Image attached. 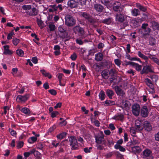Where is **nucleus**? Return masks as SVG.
Listing matches in <instances>:
<instances>
[{
  "instance_id": "18",
  "label": "nucleus",
  "mask_w": 159,
  "mask_h": 159,
  "mask_svg": "<svg viewBox=\"0 0 159 159\" xmlns=\"http://www.w3.org/2000/svg\"><path fill=\"white\" fill-rule=\"evenodd\" d=\"M94 8L97 12H102L104 9L103 6L99 3L94 4Z\"/></svg>"
},
{
  "instance_id": "22",
  "label": "nucleus",
  "mask_w": 159,
  "mask_h": 159,
  "mask_svg": "<svg viewBox=\"0 0 159 159\" xmlns=\"http://www.w3.org/2000/svg\"><path fill=\"white\" fill-rule=\"evenodd\" d=\"M95 60L98 61H102L103 58V54L101 52H98L95 55Z\"/></svg>"
},
{
  "instance_id": "42",
  "label": "nucleus",
  "mask_w": 159,
  "mask_h": 159,
  "mask_svg": "<svg viewBox=\"0 0 159 159\" xmlns=\"http://www.w3.org/2000/svg\"><path fill=\"white\" fill-rule=\"evenodd\" d=\"M37 140V138L35 137H32L28 139V142L30 143H32Z\"/></svg>"
},
{
  "instance_id": "25",
  "label": "nucleus",
  "mask_w": 159,
  "mask_h": 159,
  "mask_svg": "<svg viewBox=\"0 0 159 159\" xmlns=\"http://www.w3.org/2000/svg\"><path fill=\"white\" fill-rule=\"evenodd\" d=\"M4 52V54L10 55L12 54L11 51L9 49V46L8 45H5L3 47Z\"/></svg>"
},
{
  "instance_id": "6",
  "label": "nucleus",
  "mask_w": 159,
  "mask_h": 159,
  "mask_svg": "<svg viewBox=\"0 0 159 159\" xmlns=\"http://www.w3.org/2000/svg\"><path fill=\"white\" fill-rule=\"evenodd\" d=\"M148 24L147 23H143L142 24L141 28L139 29L138 32L139 34L145 33L150 34L151 32V30L148 27Z\"/></svg>"
},
{
  "instance_id": "28",
  "label": "nucleus",
  "mask_w": 159,
  "mask_h": 159,
  "mask_svg": "<svg viewBox=\"0 0 159 159\" xmlns=\"http://www.w3.org/2000/svg\"><path fill=\"white\" fill-rule=\"evenodd\" d=\"M106 93L109 98L111 99L113 96L114 95V93L113 91L111 89H107L106 91Z\"/></svg>"
},
{
  "instance_id": "37",
  "label": "nucleus",
  "mask_w": 159,
  "mask_h": 159,
  "mask_svg": "<svg viewBox=\"0 0 159 159\" xmlns=\"http://www.w3.org/2000/svg\"><path fill=\"white\" fill-rule=\"evenodd\" d=\"M105 96L106 95L105 92L101 90L99 94V98L101 100H103L105 99Z\"/></svg>"
},
{
  "instance_id": "33",
  "label": "nucleus",
  "mask_w": 159,
  "mask_h": 159,
  "mask_svg": "<svg viewBox=\"0 0 159 159\" xmlns=\"http://www.w3.org/2000/svg\"><path fill=\"white\" fill-rule=\"evenodd\" d=\"M21 111L26 115H29L30 113V109L26 107H23L20 110Z\"/></svg>"
},
{
  "instance_id": "57",
  "label": "nucleus",
  "mask_w": 159,
  "mask_h": 159,
  "mask_svg": "<svg viewBox=\"0 0 159 159\" xmlns=\"http://www.w3.org/2000/svg\"><path fill=\"white\" fill-rule=\"evenodd\" d=\"M76 42L77 44L80 45H82L83 44L84 42L82 40L80 39H77L76 40Z\"/></svg>"
},
{
  "instance_id": "15",
  "label": "nucleus",
  "mask_w": 159,
  "mask_h": 159,
  "mask_svg": "<svg viewBox=\"0 0 159 159\" xmlns=\"http://www.w3.org/2000/svg\"><path fill=\"white\" fill-rule=\"evenodd\" d=\"M135 128L137 130L140 131L143 129V124L142 123V122L139 120H136L135 122Z\"/></svg>"
},
{
  "instance_id": "17",
  "label": "nucleus",
  "mask_w": 159,
  "mask_h": 159,
  "mask_svg": "<svg viewBox=\"0 0 159 159\" xmlns=\"http://www.w3.org/2000/svg\"><path fill=\"white\" fill-rule=\"evenodd\" d=\"M78 5V2L74 0H69L67 2L68 7L71 8L77 7Z\"/></svg>"
},
{
  "instance_id": "41",
  "label": "nucleus",
  "mask_w": 159,
  "mask_h": 159,
  "mask_svg": "<svg viewBox=\"0 0 159 159\" xmlns=\"http://www.w3.org/2000/svg\"><path fill=\"white\" fill-rule=\"evenodd\" d=\"M138 55L139 57L146 61H147L148 59V57L142 54L140 51H139L138 52Z\"/></svg>"
},
{
  "instance_id": "35",
  "label": "nucleus",
  "mask_w": 159,
  "mask_h": 159,
  "mask_svg": "<svg viewBox=\"0 0 159 159\" xmlns=\"http://www.w3.org/2000/svg\"><path fill=\"white\" fill-rule=\"evenodd\" d=\"M114 148L116 149H118L121 152H124L125 151V148L120 145H115L114 146Z\"/></svg>"
},
{
  "instance_id": "12",
  "label": "nucleus",
  "mask_w": 159,
  "mask_h": 159,
  "mask_svg": "<svg viewBox=\"0 0 159 159\" xmlns=\"http://www.w3.org/2000/svg\"><path fill=\"white\" fill-rule=\"evenodd\" d=\"M114 89L117 95L121 96L122 98L125 97V92L119 86H116L114 87Z\"/></svg>"
},
{
  "instance_id": "19",
  "label": "nucleus",
  "mask_w": 159,
  "mask_h": 159,
  "mask_svg": "<svg viewBox=\"0 0 159 159\" xmlns=\"http://www.w3.org/2000/svg\"><path fill=\"white\" fill-rule=\"evenodd\" d=\"M143 129L145 130L149 131L152 130V128L150 123L148 121H146L144 122L143 124Z\"/></svg>"
},
{
  "instance_id": "1",
  "label": "nucleus",
  "mask_w": 159,
  "mask_h": 159,
  "mask_svg": "<svg viewBox=\"0 0 159 159\" xmlns=\"http://www.w3.org/2000/svg\"><path fill=\"white\" fill-rule=\"evenodd\" d=\"M80 16L87 20L90 25H92L93 27L97 28L98 27V25L96 24L98 22L97 20L90 14L86 12H83L81 13Z\"/></svg>"
},
{
  "instance_id": "9",
  "label": "nucleus",
  "mask_w": 159,
  "mask_h": 159,
  "mask_svg": "<svg viewBox=\"0 0 159 159\" xmlns=\"http://www.w3.org/2000/svg\"><path fill=\"white\" fill-rule=\"evenodd\" d=\"M140 110V106L138 104L135 103L132 105L131 111L133 114L135 116H137L139 115Z\"/></svg>"
},
{
  "instance_id": "32",
  "label": "nucleus",
  "mask_w": 159,
  "mask_h": 159,
  "mask_svg": "<svg viewBox=\"0 0 159 159\" xmlns=\"http://www.w3.org/2000/svg\"><path fill=\"white\" fill-rule=\"evenodd\" d=\"M67 133L66 132H63L57 136V139L61 140L63 139L66 135H67Z\"/></svg>"
},
{
  "instance_id": "2",
  "label": "nucleus",
  "mask_w": 159,
  "mask_h": 159,
  "mask_svg": "<svg viewBox=\"0 0 159 159\" xmlns=\"http://www.w3.org/2000/svg\"><path fill=\"white\" fill-rule=\"evenodd\" d=\"M73 31L75 34H77L82 39H84L87 36L85 33L84 29L80 25L75 26L73 28Z\"/></svg>"
},
{
  "instance_id": "4",
  "label": "nucleus",
  "mask_w": 159,
  "mask_h": 159,
  "mask_svg": "<svg viewBox=\"0 0 159 159\" xmlns=\"http://www.w3.org/2000/svg\"><path fill=\"white\" fill-rule=\"evenodd\" d=\"M65 24L68 26H72L75 24V20L72 16L68 14L65 17Z\"/></svg>"
},
{
  "instance_id": "53",
  "label": "nucleus",
  "mask_w": 159,
  "mask_h": 159,
  "mask_svg": "<svg viewBox=\"0 0 159 159\" xmlns=\"http://www.w3.org/2000/svg\"><path fill=\"white\" fill-rule=\"evenodd\" d=\"M24 143L22 141H20L17 143L16 147L18 148H21L23 146Z\"/></svg>"
},
{
  "instance_id": "43",
  "label": "nucleus",
  "mask_w": 159,
  "mask_h": 159,
  "mask_svg": "<svg viewBox=\"0 0 159 159\" xmlns=\"http://www.w3.org/2000/svg\"><path fill=\"white\" fill-rule=\"evenodd\" d=\"M105 103L107 106H110L112 105H114L115 104L114 101H111V100H107L105 102Z\"/></svg>"
},
{
  "instance_id": "3",
  "label": "nucleus",
  "mask_w": 159,
  "mask_h": 159,
  "mask_svg": "<svg viewBox=\"0 0 159 159\" xmlns=\"http://www.w3.org/2000/svg\"><path fill=\"white\" fill-rule=\"evenodd\" d=\"M127 16L124 14L121 13H117L115 16V20L117 22L120 23H124V27L128 25L127 22L126 21L125 22H124L125 21L126 19Z\"/></svg>"
},
{
  "instance_id": "29",
  "label": "nucleus",
  "mask_w": 159,
  "mask_h": 159,
  "mask_svg": "<svg viewBox=\"0 0 159 159\" xmlns=\"http://www.w3.org/2000/svg\"><path fill=\"white\" fill-rule=\"evenodd\" d=\"M132 151L135 153H139L141 151V148L139 146H134L132 148Z\"/></svg>"
},
{
  "instance_id": "36",
  "label": "nucleus",
  "mask_w": 159,
  "mask_h": 159,
  "mask_svg": "<svg viewBox=\"0 0 159 159\" xmlns=\"http://www.w3.org/2000/svg\"><path fill=\"white\" fill-rule=\"evenodd\" d=\"M129 146H131L132 145H139L140 144V142L138 140L133 139V140L131 141V142H129Z\"/></svg>"
},
{
  "instance_id": "58",
  "label": "nucleus",
  "mask_w": 159,
  "mask_h": 159,
  "mask_svg": "<svg viewBox=\"0 0 159 159\" xmlns=\"http://www.w3.org/2000/svg\"><path fill=\"white\" fill-rule=\"evenodd\" d=\"M115 64L119 66H120L121 64L120 61L118 59H116L114 60Z\"/></svg>"
},
{
  "instance_id": "7",
  "label": "nucleus",
  "mask_w": 159,
  "mask_h": 159,
  "mask_svg": "<svg viewBox=\"0 0 159 159\" xmlns=\"http://www.w3.org/2000/svg\"><path fill=\"white\" fill-rule=\"evenodd\" d=\"M113 10L115 11L119 12H122L124 9L123 6L119 2L115 1L112 4Z\"/></svg>"
},
{
  "instance_id": "61",
  "label": "nucleus",
  "mask_w": 159,
  "mask_h": 159,
  "mask_svg": "<svg viewBox=\"0 0 159 159\" xmlns=\"http://www.w3.org/2000/svg\"><path fill=\"white\" fill-rule=\"evenodd\" d=\"M48 92L51 94L53 95H55L57 93L56 91L53 89L49 90Z\"/></svg>"
},
{
  "instance_id": "34",
  "label": "nucleus",
  "mask_w": 159,
  "mask_h": 159,
  "mask_svg": "<svg viewBox=\"0 0 159 159\" xmlns=\"http://www.w3.org/2000/svg\"><path fill=\"white\" fill-rule=\"evenodd\" d=\"M50 8L48 9V11L49 12H53L57 11L56 5H52L50 6Z\"/></svg>"
},
{
  "instance_id": "54",
  "label": "nucleus",
  "mask_w": 159,
  "mask_h": 159,
  "mask_svg": "<svg viewBox=\"0 0 159 159\" xmlns=\"http://www.w3.org/2000/svg\"><path fill=\"white\" fill-rule=\"evenodd\" d=\"M9 131L11 133V134L13 136H15L16 134V132L13 129H9Z\"/></svg>"
},
{
  "instance_id": "56",
  "label": "nucleus",
  "mask_w": 159,
  "mask_h": 159,
  "mask_svg": "<svg viewBox=\"0 0 159 159\" xmlns=\"http://www.w3.org/2000/svg\"><path fill=\"white\" fill-rule=\"evenodd\" d=\"M14 35L13 30L7 36V39L8 40L12 39V36Z\"/></svg>"
},
{
  "instance_id": "59",
  "label": "nucleus",
  "mask_w": 159,
  "mask_h": 159,
  "mask_svg": "<svg viewBox=\"0 0 159 159\" xmlns=\"http://www.w3.org/2000/svg\"><path fill=\"white\" fill-rule=\"evenodd\" d=\"M149 44L151 46H153L155 44L156 40L155 39H152L149 41Z\"/></svg>"
},
{
  "instance_id": "21",
  "label": "nucleus",
  "mask_w": 159,
  "mask_h": 159,
  "mask_svg": "<svg viewBox=\"0 0 159 159\" xmlns=\"http://www.w3.org/2000/svg\"><path fill=\"white\" fill-rule=\"evenodd\" d=\"M109 71L108 70L106 69L103 70L101 72L102 77L105 79H107L108 78Z\"/></svg>"
},
{
  "instance_id": "47",
  "label": "nucleus",
  "mask_w": 159,
  "mask_h": 159,
  "mask_svg": "<svg viewBox=\"0 0 159 159\" xmlns=\"http://www.w3.org/2000/svg\"><path fill=\"white\" fill-rule=\"evenodd\" d=\"M32 150L33 152L32 154H34L35 157H39L40 154L39 152L36 151L34 149H33Z\"/></svg>"
},
{
  "instance_id": "52",
  "label": "nucleus",
  "mask_w": 159,
  "mask_h": 159,
  "mask_svg": "<svg viewBox=\"0 0 159 159\" xmlns=\"http://www.w3.org/2000/svg\"><path fill=\"white\" fill-rule=\"evenodd\" d=\"M116 70L114 69H110V71H109V73L111 76H113L116 73Z\"/></svg>"
},
{
  "instance_id": "16",
  "label": "nucleus",
  "mask_w": 159,
  "mask_h": 159,
  "mask_svg": "<svg viewBox=\"0 0 159 159\" xmlns=\"http://www.w3.org/2000/svg\"><path fill=\"white\" fill-rule=\"evenodd\" d=\"M27 15L34 16L37 15L38 13V10L35 8H33L32 10H27L26 11Z\"/></svg>"
},
{
  "instance_id": "11",
  "label": "nucleus",
  "mask_w": 159,
  "mask_h": 159,
  "mask_svg": "<svg viewBox=\"0 0 159 159\" xmlns=\"http://www.w3.org/2000/svg\"><path fill=\"white\" fill-rule=\"evenodd\" d=\"M149 111L146 106H143L141 108L140 115L141 116L144 118L147 117L148 115Z\"/></svg>"
},
{
  "instance_id": "38",
  "label": "nucleus",
  "mask_w": 159,
  "mask_h": 159,
  "mask_svg": "<svg viewBox=\"0 0 159 159\" xmlns=\"http://www.w3.org/2000/svg\"><path fill=\"white\" fill-rule=\"evenodd\" d=\"M152 153L150 150L146 149L143 151V155L146 157H149Z\"/></svg>"
},
{
  "instance_id": "24",
  "label": "nucleus",
  "mask_w": 159,
  "mask_h": 159,
  "mask_svg": "<svg viewBox=\"0 0 159 159\" xmlns=\"http://www.w3.org/2000/svg\"><path fill=\"white\" fill-rule=\"evenodd\" d=\"M40 71L41 72L43 76L45 77H48L49 79L52 78V76L50 74L49 72L46 71L44 70H41Z\"/></svg>"
},
{
  "instance_id": "20",
  "label": "nucleus",
  "mask_w": 159,
  "mask_h": 159,
  "mask_svg": "<svg viewBox=\"0 0 159 159\" xmlns=\"http://www.w3.org/2000/svg\"><path fill=\"white\" fill-rule=\"evenodd\" d=\"M144 81L146 84L148 86L152 91H154V86L152 83V81L148 78H146L145 79Z\"/></svg>"
},
{
  "instance_id": "51",
  "label": "nucleus",
  "mask_w": 159,
  "mask_h": 159,
  "mask_svg": "<svg viewBox=\"0 0 159 159\" xmlns=\"http://www.w3.org/2000/svg\"><path fill=\"white\" fill-rule=\"evenodd\" d=\"M31 8V5H24L22 6V8L24 10H30Z\"/></svg>"
},
{
  "instance_id": "46",
  "label": "nucleus",
  "mask_w": 159,
  "mask_h": 159,
  "mask_svg": "<svg viewBox=\"0 0 159 159\" xmlns=\"http://www.w3.org/2000/svg\"><path fill=\"white\" fill-rule=\"evenodd\" d=\"M48 27L50 29V30L51 31H53L55 30L56 29L55 25L52 23L48 25Z\"/></svg>"
},
{
  "instance_id": "62",
  "label": "nucleus",
  "mask_w": 159,
  "mask_h": 159,
  "mask_svg": "<svg viewBox=\"0 0 159 159\" xmlns=\"http://www.w3.org/2000/svg\"><path fill=\"white\" fill-rule=\"evenodd\" d=\"M59 113L57 111H53L51 113V116L52 118L55 117L57 115H58Z\"/></svg>"
},
{
  "instance_id": "40",
  "label": "nucleus",
  "mask_w": 159,
  "mask_h": 159,
  "mask_svg": "<svg viewBox=\"0 0 159 159\" xmlns=\"http://www.w3.org/2000/svg\"><path fill=\"white\" fill-rule=\"evenodd\" d=\"M37 24L39 27L41 28H42L43 27L44 24L41 20L37 18Z\"/></svg>"
},
{
  "instance_id": "23",
  "label": "nucleus",
  "mask_w": 159,
  "mask_h": 159,
  "mask_svg": "<svg viewBox=\"0 0 159 159\" xmlns=\"http://www.w3.org/2000/svg\"><path fill=\"white\" fill-rule=\"evenodd\" d=\"M152 27L154 30H159V24L155 21H152L150 22Z\"/></svg>"
},
{
  "instance_id": "44",
  "label": "nucleus",
  "mask_w": 159,
  "mask_h": 159,
  "mask_svg": "<svg viewBox=\"0 0 159 159\" xmlns=\"http://www.w3.org/2000/svg\"><path fill=\"white\" fill-rule=\"evenodd\" d=\"M17 54L20 57H23L24 55V51L21 49H19L16 51Z\"/></svg>"
},
{
  "instance_id": "13",
  "label": "nucleus",
  "mask_w": 159,
  "mask_h": 159,
  "mask_svg": "<svg viewBox=\"0 0 159 159\" xmlns=\"http://www.w3.org/2000/svg\"><path fill=\"white\" fill-rule=\"evenodd\" d=\"M29 97V94H26L24 96L18 95L16 98V100H19V102L24 103L27 100Z\"/></svg>"
},
{
  "instance_id": "14",
  "label": "nucleus",
  "mask_w": 159,
  "mask_h": 159,
  "mask_svg": "<svg viewBox=\"0 0 159 159\" xmlns=\"http://www.w3.org/2000/svg\"><path fill=\"white\" fill-rule=\"evenodd\" d=\"M152 67L151 65H146L144 66L140 73L141 74L144 73H148L149 72H152Z\"/></svg>"
},
{
  "instance_id": "64",
  "label": "nucleus",
  "mask_w": 159,
  "mask_h": 159,
  "mask_svg": "<svg viewBox=\"0 0 159 159\" xmlns=\"http://www.w3.org/2000/svg\"><path fill=\"white\" fill-rule=\"evenodd\" d=\"M31 61L34 64H36L38 63V59L36 57H33Z\"/></svg>"
},
{
  "instance_id": "8",
  "label": "nucleus",
  "mask_w": 159,
  "mask_h": 159,
  "mask_svg": "<svg viewBox=\"0 0 159 159\" xmlns=\"http://www.w3.org/2000/svg\"><path fill=\"white\" fill-rule=\"evenodd\" d=\"M70 145L72 146V148L74 150L78 149V145L77 139L75 136H71L69 139Z\"/></svg>"
},
{
  "instance_id": "60",
  "label": "nucleus",
  "mask_w": 159,
  "mask_h": 159,
  "mask_svg": "<svg viewBox=\"0 0 159 159\" xmlns=\"http://www.w3.org/2000/svg\"><path fill=\"white\" fill-rule=\"evenodd\" d=\"M77 56L75 53L72 54L70 56V58L73 61L75 60L76 59Z\"/></svg>"
},
{
  "instance_id": "10",
  "label": "nucleus",
  "mask_w": 159,
  "mask_h": 159,
  "mask_svg": "<svg viewBox=\"0 0 159 159\" xmlns=\"http://www.w3.org/2000/svg\"><path fill=\"white\" fill-rule=\"evenodd\" d=\"M104 134L102 132H101L97 135L95 136L96 142L97 144H102L105 141Z\"/></svg>"
},
{
  "instance_id": "55",
  "label": "nucleus",
  "mask_w": 159,
  "mask_h": 159,
  "mask_svg": "<svg viewBox=\"0 0 159 159\" xmlns=\"http://www.w3.org/2000/svg\"><path fill=\"white\" fill-rule=\"evenodd\" d=\"M32 150H31L29 152H25L24 153V155L25 157H29L30 155L32 154Z\"/></svg>"
},
{
  "instance_id": "5",
  "label": "nucleus",
  "mask_w": 159,
  "mask_h": 159,
  "mask_svg": "<svg viewBox=\"0 0 159 159\" xmlns=\"http://www.w3.org/2000/svg\"><path fill=\"white\" fill-rule=\"evenodd\" d=\"M58 35L60 38L63 39L67 37L68 33L66 27L60 25L58 27Z\"/></svg>"
},
{
  "instance_id": "39",
  "label": "nucleus",
  "mask_w": 159,
  "mask_h": 159,
  "mask_svg": "<svg viewBox=\"0 0 159 159\" xmlns=\"http://www.w3.org/2000/svg\"><path fill=\"white\" fill-rule=\"evenodd\" d=\"M132 66L135 68L136 70L138 71H140L142 69V66L141 65L134 62V64H133Z\"/></svg>"
},
{
  "instance_id": "50",
  "label": "nucleus",
  "mask_w": 159,
  "mask_h": 159,
  "mask_svg": "<svg viewBox=\"0 0 159 159\" xmlns=\"http://www.w3.org/2000/svg\"><path fill=\"white\" fill-rule=\"evenodd\" d=\"M19 42L20 39L17 38L13 39L12 40V43L15 46L17 45Z\"/></svg>"
},
{
  "instance_id": "48",
  "label": "nucleus",
  "mask_w": 159,
  "mask_h": 159,
  "mask_svg": "<svg viewBox=\"0 0 159 159\" xmlns=\"http://www.w3.org/2000/svg\"><path fill=\"white\" fill-rule=\"evenodd\" d=\"M130 133L131 135L133 136H134L136 134V133L137 131L136 130V129L134 127H132L130 128Z\"/></svg>"
},
{
  "instance_id": "45",
  "label": "nucleus",
  "mask_w": 159,
  "mask_h": 159,
  "mask_svg": "<svg viewBox=\"0 0 159 159\" xmlns=\"http://www.w3.org/2000/svg\"><path fill=\"white\" fill-rule=\"evenodd\" d=\"M102 22V23L105 24H109L111 22V18H108L106 19L103 20Z\"/></svg>"
},
{
  "instance_id": "26",
  "label": "nucleus",
  "mask_w": 159,
  "mask_h": 159,
  "mask_svg": "<svg viewBox=\"0 0 159 159\" xmlns=\"http://www.w3.org/2000/svg\"><path fill=\"white\" fill-rule=\"evenodd\" d=\"M136 6L138 7L140 11L143 12H145L147 10V8L146 7H144L139 3H137L136 4Z\"/></svg>"
},
{
  "instance_id": "30",
  "label": "nucleus",
  "mask_w": 159,
  "mask_h": 159,
  "mask_svg": "<svg viewBox=\"0 0 159 159\" xmlns=\"http://www.w3.org/2000/svg\"><path fill=\"white\" fill-rule=\"evenodd\" d=\"M131 13L133 16H135L140 15V11L138 9L136 8H134L132 10Z\"/></svg>"
},
{
  "instance_id": "63",
  "label": "nucleus",
  "mask_w": 159,
  "mask_h": 159,
  "mask_svg": "<svg viewBox=\"0 0 159 159\" xmlns=\"http://www.w3.org/2000/svg\"><path fill=\"white\" fill-rule=\"evenodd\" d=\"M104 44L103 43L101 42L98 45L97 47L98 49H101L104 47Z\"/></svg>"
},
{
  "instance_id": "49",
  "label": "nucleus",
  "mask_w": 159,
  "mask_h": 159,
  "mask_svg": "<svg viewBox=\"0 0 159 159\" xmlns=\"http://www.w3.org/2000/svg\"><path fill=\"white\" fill-rule=\"evenodd\" d=\"M150 78L152 80V82H155L157 81L158 79L157 76L155 75L151 76Z\"/></svg>"
},
{
  "instance_id": "31",
  "label": "nucleus",
  "mask_w": 159,
  "mask_h": 159,
  "mask_svg": "<svg viewBox=\"0 0 159 159\" xmlns=\"http://www.w3.org/2000/svg\"><path fill=\"white\" fill-rule=\"evenodd\" d=\"M112 119L116 120H121L124 119V116L122 114L115 115L112 118Z\"/></svg>"
},
{
  "instance_id": "27",
  "label": "nucleus",
  "mask_w": 159,
  "mask_h": 159,
  "mask_svg": "<svg viewBox=\"0 0 159 159\" xmlns=\"http://www.w3.org/2000/svg\"><path fill=\"white\" fill-rule=\"evenodd\" d=\"M100 2L106 6L107 8L111 7L112 5L109 0H102V1H101Z\"/></svg>"
}]
</instances>
